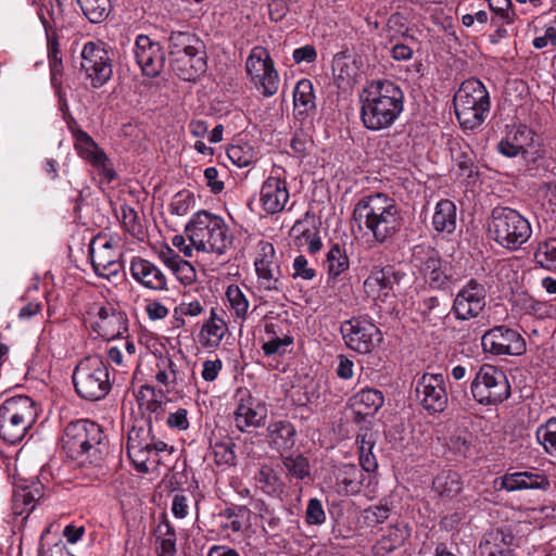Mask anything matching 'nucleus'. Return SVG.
Masks as SVG:
<instances>
[{
	"label": "nucleus",
	"instance_id": "1",
	"mask_svg": "<svg viewBox=\"0 0 556 556\" xmlns=\"http://www.w3.org/2000/svg\"><path fill=\"white\" fill-rule=\"evenodd\" d=\"M353 216L361 229H365L378 243L395 236L403 224L401 207L394 198L376 192L361 198Z\"/></svg>",
	"mask_w": 556,
	"mask_h": 556
},
{
	"label": "nucleus",
	"instance_id": "2",
	"mask_svg": "<svg viewBox=\"0 0 556 556\" xmlns=\"http://www.w3.org/2000/svg\"><path fill=\"white\" fill-rule=\"evenodd\" d=\"M403 92L390 80L369 84L362 97L361 118L372 131L389 128L403 111Z\"/></svg>",
	"mask_w": 556,
	"mask_h": 556
},
{
	"label": "nucleus",
	"instance_id": "3",
	"mask_svg": "<svg viewBox=\"0 0 556 556\" xmlns=\"http://www.w3.org/2000/svg\"><path fill=\"white\" fill-rule=\"evenodd\" d=\"M185 235L197 252L224 255L232 245V233L225 219L208 211L194 213L185 227Z\"/></svg>",
	"mask_w": 556,
	"mask_h": 556
},
{
	"label": "nucleus",
	"instance_id": "4",
	"mask_svg": "<svg viewBox=\"0 0 556 556\" xmlns=\"http://www.w3.org/2000/svg\"><path fill=\"white\" fill-rule=\"evenodd\" d=\"M62 447L68 457L81 464H96L106 452L101 427L87 419L76 420L66 426Z\"/></svg>",
	"mask_w": 556,
	"mask_h": 556
},
{
	"label": "nucleus",
	"instance_id": "5",
	"mask_svg": "<svg viewBox=\"0 0 556 556\" xmlns=\"http://www.w3.org/2000/svg\"><path fill=\"white\" fill-rule=\"evenodd\" d=\"M488 227L491 238L510 251L518 250L532 235L530 222L517 210L507 206L492 210Z\"/></svg>",
	"mask_w": 556,
	"mask_h": 556
},
{
	"label": "nucleus",
	"instance_id": "6",
	"mask_svg": "<svg viewBox=\"0 0 556 556\" xmlns=\"http://www.w3.org/2000/svg\"><path fill=\"white\" fill-rule=\"evenodd\" d=\"M490 105L489 91L480 80L473 78L465 80L454 97L455 113L465 129L481 126Z\"/></svg>",
	"mask_w": 556,
	"mask_h": 556
},
{
	"label": "nucleus",
	"instance_id": "7",
	"mask_svg": "<svg viewBox=\"0 0 556 556\" xmlns=\"http://www.w3.org/2000/svg\"><path fill=\"white\" fill-rule=\"evenodd\" d=\"M36 418L35 402L29 396L7 399L0 405V437L10 444L20 442Z\"/></svg>",
	"mask_w": 556,
	"mask_h": 556
},
{
	"label": "nucleus",
	"instance_id": "8",
	"mask_svg": "<svg viewBox=\"0 0 556 556\" xmlns=\"http://www.w3.org/2000/svg\"><path fill=\"white\" fill-rule=\"evenodd\" d=\"M73 381L76 392L89 401H99L111 390L109 368L98 355L86 357L78 363Z\"/></svg>",
	"mask_w": 556,
	"mask_h": 556
},
{
	"label": "nucleus",
	"instance_id": "9",
	"mask_svg": "<svg viewBox=\"0 0 556 556\" xmlns=\"http://www.w3.org/2000/svg\"><path fill=\"white\" fill-rule=\"evenodd\" d=\"M470 390L473 399L483 405L502 403L510 394V386L505 372L491 364L479 367Z\"/></svg>",
	"mask_w": 556,
	"mask_h": 556
},
{
	"label": "nucleus",
	"instance_id": "10",
	"mask_svg": "<svg viewBox=\"0 0 556 556\" xmlns=\"http://www.w3.org/2000/svg\"><path fill=\"white\" fill-rule=\"evenodd\" d=\"M168 445L156 439L150 427H132L128 432V456L140 472H148V463H157L161 452L167 451Z\"/></svg>",
	"mask_w": 556,
	"mask_h": 556
},
{
	"label": "nucleus",
	"instance_id": "11",
	"mask_svg": "<svg viewBox=\"0 0 556 556\" xmlns=\"http://www.w3.org/2000/svg\"><path fill=\"white\" fill-rule=\"evenodd\" d=\"M89 251L93 270L99 277L111 279L117 276L122 268L118 237L99 233L91 240Z\"/></svg>",
	"mask_w": 556,
	"mask_h": 556
},
{
	"label": "nucleus",
	"instance_id": "12",
	"mask_svg": "<svg viewBox=\"0 0 556 556\" xmlns=\"http://www.w3.org/2000/svg\"><path fill=\"white\" fill-rule=\"evenodd\" d=\"M247 73L254 87L264 96H274L279 88V76L268 51L254 47L245 62Z\"/></svg>",
	"mask_w": 556,
	"mask_h": 556
},
{
	"label": "nucleus",
	"instance_id": "13",
	"mask_svg": "<svg viewBox=\"0 0 556 556\" xmlns=\"http://www.w3.org/2000/svg\"><path fill=\"white\" fill-rule=\"evenodd\" d=\"M412 262L433 289L445 287L452 277L448 263L430 247L424 244L414 247Z\"/></svg>",
	"mask_w": 556,
	"mask_h": 556
},
{
	"label": "nucleus",
	"instance_id": "14",
	"mask_svg": "<svg viewBox=\"0 0 556 556\" xmlns=\"http://www.w3.org/2000/svg\"><path fill=\"white\" fill-rule=\"evenodd\" d=\"M80 56V68L94 88L103 86L112 77V61L109 52L100 43L86 42Z\"/></svg>",
	"mask_w": 556,
	"mask_h": 556
},
{
	"label": "nucleus",
	"instance_id": "15",
	"mask_svg": "<svg viewBox=\"0 0 556 556\" xmlns=\"http://www.w3.org/2000/svg\"><path fill=\"white\" fill-rule=\"evenodd\" d=\"M341 333L348 348L362 354L371 352L382 339L379 328L364 318L344 321Z\"/></svg>",
	"mask_w": 556,
	"mask_h": 556
},
{
	"label": "nucleus",
	"instance_id": "16",
	"mask_svg": "<svg viewBox=\"0 0 556 556\" xmlns=\"http://www.w3.org/2000/svg\"><path fill=\"white\" fill-rule=\"evenodd\" d=\"M484 352L493 355H521L526 351V341L520 333L506 326H496L481 338Z\"/></svg>",
	"mask_w": 556,
	"mask_h": 556
},
{
	"label": "nucleus",
	"instance_id": "17",
	"mask_svg": "<svg viewBox=\"0 0 556 556\" xmlns=\"http://www.w3.org/2000/svg\"><path fill=\"white\" fill-rule=\"evenodd\" d=\"M90 316L92 329L105 340L119 338L128 330L126 314L111 304L94 305Z\"/></svg>",
	"mask_w": 556,
	"mask_h": 556
},
{
	"label": "nucleus",
	"instance_id": "18",
	"mask_svg": "<svg viewBox=\"0 0 556 556\" xmlns=\"http://www.w3.org/2000/svg\"><path fill=\"white\" fill-rule=\"evenodd\" d=\"M416 396L430 413H441L447 406L445 380L441 374H424L416 383Z\"/></svg>",
	"mask_w": 556,
	"mask_h": 556
},
{
	"label": "nucleus",
	"instance_id": "19",
	"mask_svg": "<svg viewBox=\"0 0 556 556\" xmlns=\"http://www.w3.org/2000/svg\"><path fill=\"white\" fill-rule=\"evenodd\" d=\"M485 288L471 279L455 295L453 312L457 319L468 320L477 317L485 306Z\"/></svg>",
	"mask_w": 556,
	"mask_h": 556
},
{
	"label": "nucleus",
	"instance_id": "20",
	"mask_svg": "<svg viewBox=\"0 0 556 556\" xmlns=\"http://www.w3.org/2000/svg\"><path fill=\"white\" fill-rule=\"evenodd\" d=\"M290 193L281 168L274 169L262 184L260 203L267 214H277L285 210Z\"/></svg>",
	"mask_w": 556,
	"mask_h": 556
},
{
	"label": "nucleus",
	"instance_id": "21",
	"mask_svg": "<svg viewBox=\"0 0 556 556\" xmlns=\"http://www.w3.org/2000/svg\"><path fill=\"white\" fill-rule=\"evenodd\" d=\"M74 147L78 155L86 160L92 167L110 182L115 178V173L105 153L98 147L94 140L84 130H73Z\"/></svg>",
	"mask_w": 556,
	"mask_h": 556
},
{
	"label": "nucleus",
	"instance_id": "22",
	"mask_svg": "<svg viewBox=\"0 0 556 556\" xmlns=\"http://www.w3.org/2000/svg\"><path fill=\"white\" fill-rule=\"evenodd\" d=\"M134 55L143 75L157 76L164 66L165 56L160 42L147 35H138L135 40Z\"/></svg>",
	"mask_w": 556,
	"mask_h": 556
},
{
	"label": "nucleus",
	"instance_id": "23",
	"mask_svg": "<svg viewBox=\"0 0 556 556\" xmlns=\"http://www.w3.org/2000/svg\"><path fill=\"white\" fill-rule=\"evenodd\" d=\"M266 416L267 409L264 404L248 392L240 394L237 407L233 412V422L239 431L245 432L251 428L261 427Z\"/></svg>",
	"mask_w": 556,
	"mask_h": 556
},
{
	"label": "nucleus",
	"instance_id": "24",
	"mask_svg": "<svg viewBox=\"0 0 556 556\" xmlns=\"http://www.w3.org/2000/svg\"><path fill=\"white\" fill-rule=\"evenodd\" d=\"M131 278L144 289L152 291L168 290L167 278L162 269L143 257H132L129 265Z\"/></svg>",
	"mask_w": 556,
	"mask_h": 556
},
{
	"label": "nucleus",
	"instance_id": "25",
	"mask_svg": "<svg viewBox=\"0 0 556 556\" xmlns=\"http://www.w3.org/2000/svg\"><path fill=\"white\" fill-rule=\"evenodd\" d=\"M275 248L271 243H262L261 253L254 261L257 275V282L261 288L267 291L280 289V268L274 262Z\"/></svg>",
	"mask_w": 556,
	"mask_h": 556
},
{
	"label": "nucleus",
	"instance_id": "26",
	"mask_svg": "<svg viewBox=\"0 0 556 556\" xmlns=\"http://www.w3.org/2000/svg\"><path fill=\"white\" fill-rule=\"evenodd\" d=\"M393 280L392 267H375L364 281V292L375 303H387L394 296Z\"/></svg>",
	"mask_w": 556,
	"mask_h": 556
},
{
	"label": "nucleus",
	"instance_id": "27",
	"mask_svg": "<svg viewBox=\"0 0 556 556\" xmlns=\"http://www.w3.org/2000/svg\"><path fill=\"white\" fill-rule=\"evenodd\" d=\"M534 132L526 125L506 126V134L497 143V151L506 157H516L533 143Z\"/></svg>",
	"mask_w": 556,
	"mask_h": 556
},
{
	"label": "nucleus",
	"instance_id": "28",
	"mask_svg": "<svg viewBox=\"0 0 556 556\" xmlns=\"http://www.w3.org/2000/svg\"><path fill=\"white\" fill-rule=\"evenodd\" d=\"M361 75V62L355 55L339 52L332 59V78L340 89H349L357 81Z\"/></svg>",
	"mask_w": 556,
	"mask_h": 556
},
{
	"label": "nucleus",
	"instance_id": "29",
	"mask_svg": "<svg viewBox=\"0 0 556 556\" xmlns=\"http://www.w3.org/2000/svg\"><path fill=\"white\" fill-rule=\"evenodd\" d=\"M548 478L539 471H516L501 478V488L508 491L546 490Z\"/></svg>",
	"mask_w": 556,
	"mask_h": 556
},
{
	"label": "nucleus",
	"instance_id": "30",
	"mask_svg": "<svg viewBox=\"0 0 556 556\" xmlns=\"http://www.w3.org/2000/svg\"><path fill=\"white\" fill-rule=\"evenodd\" d=\"M170 66L173 72L186 81L195 80L206 70V52L202 53L192 52L185 56L170 59Z\"/></svg>",
	"mask_w": 556,
	"mask_h": 556
},
{
	"label": "nucleus",
	"instance_id": "31",
	"mask_svg": "<svg viewBox=\"0 0 556 556\" xmlns=\"http://www.w3.org/2000/svg\"><path fill=\"white\" fill-rule=\"evenodd\" d=\"M295 429L288 420L271 421L267 426L269 446L278 453L290 451L295 444Z\"/></svg>",
	"mask_w": 556,
	"mask_h": 556
},
{
	"label": "nucleus",
	"instance_id": "32",
	"mask_svg": "<svg viewBox=\"0 0 556 556\" xmlns=\"http://www.w3.org/2000/svg\"><path fill=\"white\" fill-rule=\"evenodd\" d=\"M514 536L502 529H494L484 534L479 548L481 556H514L511 549Z\"/></svg>",
	"mask_w": 556,
	"mask_h": 556
},
{
	"label": "nucleus",
	"instance_id": "33",
	"mask_svg": "<svg viewBox=\"0 0 556 556\" xmlns=\"http://www.w3.org/2000/svg\"><path fill=\"white\" fill-rule=\"evenodd\" d=\"M169 58L175 59L205 50L203 41L192 33L173 31L168 38Z\"/></svg>",
	"mask_w": 556,
	"mask_h": 556
},
{
	"label": "nucleus",
	"instance_id": "34",
	"mask_svg": "<svg viewBox=\"0 0 556 556\" xmlns=\"http://www.w3.org/2000/svg\"><path fill=\"white\" fill-rule=\"evenodd\" d=\"M432 227L437 232L451 235L457 225V208L453 201L440 200L433 210Z\"/></svg>",
	"mask_w": 556,
	"mask_h": 556
},
{
	"label": "nucleus",
	"instance_id": "35",
	"mask_svg": "<svg viewBox=\"0 0 556 556\" xmlns=\"http://www.w3.org/2000/svg\"><path fill=\"white\" fill-rule=\"evenodd\" d=\"M228 331L225 319L213 308L210 318L203 324L199 338L201 344L206 349L219 346L223 338Z\"/></svg>",
	"mask_w": 556,
	"mask_h": 556
},
{
	"label": "nucleus",
	"instance_id": "36",
	"mask_svg": "<svg viewBox=\"0 0 556 556\" xmlns=\"http://www.w3.org/2000/svg\"><path fill=\"white\" fill-rule=\"evenodd\" d=\"M338 492L344 495H354L361 491L363 472L356 465L344 464L336 471Z\"/></svg>",
	"mask_w": 556,
	"mask_h": 556
},
{
	"label": "nucleus",
	"instance_id": "37",
	"mask_svg": "<svg viewBox=\"0 0 556 556\" xmlns=\"http://www.w3.org/2000/svg\"><path fill=\"white\" fill-rule=\"evenodd\" d=\"M290 236L299 248L306 247L312 254L317 253L321 249V239L315 228L308 226L306 220H296L291 228Z\"/></svg>",
	"mask_w": 556,
	"mask_h": 556
},
{
	"label": "nucleus",
	"instance_id": "38",
	"mask_svg": "<svg viewBox=\"0 0 556 556\" xmlns=\"http://www.w3.org/2000/svg\"><path fill=\"white\" fill-rule=\"evenodd\" d=\"M266 339L262 344V350L266 356L283 355L287 353L294 339L291 334L286 332H277L274 324L265 325Z\"/></svg>",
	"mask_w": 556,
	"mask_h": 556
},
{
	"label": "nucleus",
	"instance_id": "39",
	"mask_svg": "<svg viewBox=\"0 0 556 556\" xmlns=\"http://www.w3.org/2000/svg\"><path fill=\"white\" fill-rule=\"evenodd\" d=\"M384 399L382 393L376 389H363L352 399V407L357 415H374L382 405Z\"/></svg>",
	"mask_w": 556,
	"mask_h": 556
},
{
	"label": "nucleus",
	"instance_id": "40",
	"mask_svg": "<svg viewBox=\"0 0 556 556\" xmlns=\"http://www.w3.org/2000/svg\"><path fill=\"white\" fill-rule=\"evenodd\" d=\"M155 381L165 387L167 391L175 390L176 387L184 382V379L177 371L176 364L168 356H160L156 359L154 368Z\"/></svg>",
	"mask_w": 556,
	"mask_h": 556
},
{
	"label": "nucleus",
	"instance_id": "41",
	"mask_svg": "<svg viewBox=\"0 0 556 556\" xmlns=\"http://www.w3.org/2000/svg\"><path fill=\"white\" fill-rule=\"evenodd\" d=\"M515 303L523 315L535 319L549 318L555 312L554 305L551 303L539 301L528 294H519Z\"/></svg>",
	"mask_w": 556,
	"mask_h": 556
},
{
	"label": "nucleus",
	"instance_id": "42",
	"mask_svg": "<svg viewBox=\"0 0 556 556\" xmlns=\"http://www.w3.org/2000/svg\"><path fill=\"white\" fill-rule=\"evenodd\" d=\"M156 551L159 556H175L176 532L167 519L160 521L155 529Z\"/></svg>",
	"mask_w": 556,
	"mask_h": 556
},
{
	"label": "nucleus",
	"instance_id": "43",
	"mask_svg": "<svg viewBox=\"0 0 556 556\" xmlns=\"http://www.w3.org/2000/svg\"><path fill=\"white\" fill-rule=\"evenodd\" d=\"M293 104L298 114H308L315 110V94L313 84L308 79H301L293 91Z\"/></svg>",
	"mask_w": 556,
	"mask_h": 556
},
{
	"label": "nucleus",
	"instance_id": "44",
	"mask_svg": "<svg viewBox=\"0 0 556 556\" xmlns=\"http://www.w3.org/2000/svg\"><path fill=\"white\" fill-rule=\"evenodd\" d=\"M326 269L329 278H337L350 268V260L344 248L333 244L326 255Z\"/></svg>",
	"mask_w": 556,
	"mask_h": 556
},
{
	"label": "nucleus",
	"instance_id": "45",
	"mask_svg": "<svg viewBox=\"0 0 556 556\" xmlns=\"http://www.w3.org/2000/svg\"><path fill=\"white\" fill-rule=\"evenodd\" d=\"M254 479L257 488L267 495L276 496L283 490V484L279 475L268 465L262 466Z\"/></svg>",
	"mask_w": 556,
	"mask_h": 556
},
{
	"label": "nucleus",
	"instance_id": "46",
	"mask_svg": "<svg viewBox=\"0 0 556 556\" xmlns=\"http://www.w3.org/2000/svg\"><path fill=\"white\" fill-rule=\"evenodd\" d=\"M225 294L231 314L241 323L245 321L249 315L250 303L241 288L237 285H230Z\"/></svg>",
	"mask_w": 556,
	"mask_h": 556
},
{
	"label": "nucleus",
	"instance_id": "47",
	"mask_svg": "<svg viewBox=\"0 0 556 556\" xmlns=\"http://www.w3.org/2000/svg\"><path fill=\"white\" fill-rule=\"evenodd\" d=\"M463 488L460 477L455 471H442L433 480V489L440 495L453 497L457 495Z\"/></svg>",
	"mask_w": 556,
	"mask_h": 556
},
{
	"label": "nucleus",
	"instance_id": "48",
	"mask_svg": "<svg viewBox=\"0 0 556 556\" xmlns=\"http://www.w3.org/2000/svg\"><path fill=\"white\" fill-rule=\"evenodd\" d=\"M536 441L544 451L556 459V417L548 418L535 431Z\"/></svg>",
	"mask_w": 556,
	"mask_h": 556
},
{
	"label": "nucleus",
	"instance_id": "49",
	"mask_svg": "<svg viewBox=\"0 0 556 556\" xmlns=\"http://www.w3.org/2000/svg\"><path fill=\"white\" fill-rule=\"evenodd\" d=\"M227 156L236 166L242 168L254 164L258 160V152L250 144H231L227 149Z\"/></svg>",
	"mask_w": 556,
	"mask_h": 556
},
{
	"label": "nucleus",
	"instance_id": "50",
	"mask_svg": "<svg viewBox=\"0 0 556 556\" xmlns=\"http://www.w3.org/2000/svg\"><path fill=\"white\" fill-rule=\"evenodd\" d=\"M488 3L492 11V24H513L516 21L517 14L513 9L511 0H488Z\"/></svg>",
	"mask_w": 556,
	"mask_h": 556
},
{
	"label": "nucleus",
	"instance_id": "51",
	"mask_svg": "<svg viewBox=\"0 0 556 556\" xmlns=\"http://www.w3.org/2000/svg\"><path fill=\"white\" fill-rule=\"evenodd\" d=\"M77 2L91 23H100L109 15L110 0H77Z\"/></svg>",
	"mask_w": 556,
	"mask_h": 556
},
{
	"label": "nucleus",
	"instance_id": "52",
	"mask_svg": "<svg viewBox=\"0 0 556 556\" xmlns=\"http://www.w3.org/2000/svg\"><path fill=\"white\" fill-rule=\"evenodd\" d=\"M534 258L541 267L548 270H556V238H549L539 243Z\"/></svg>",
	"mask_w": 556,
	"mask_h": 556
},
{
	"label": "nucleus",
	"instance_id": "53",
	"mask_svg": "<svg viewBox=\"0 0 556 556\" xmlns=\"http://www.w3.org/2000/svg\"><path fill=\"white\" fill-rule=\"evenodd\" d=\"M282 463L287 471L296 479L303 480L309 476L308 460L302 455L283 457Z\"/></svg>",
	"mask_w": 556,
	"mask_h": 556
},
{
	"label": "nucleus",
	"instance_id": "54",
	"mask_svg": "<svg viewBox=\"0 0 556 556\" xmlns=\"http://www.w3.org/2000/svg\"><path fill=\"white\" fill-rule=\"evenodd\" d=\"M407 536V531L404 527L393 526L389 528L388 534L383 538L382 546L387 552H391L397 546L402 545Z\"/></svg>",
	"mask_w": 556,
	"mask_h": 556
},
{
	"label": "nucleus",
	"instance_id": "55",
	"mask_svg": "<svg viewBox=\"0 0 556 556\" xmlns=\"http://www.w3.org/2000/svg\"><path fill=\"white\" fill-rule=\"evenodd\" d=\"M305 519L308 525L320 526L326 521V513L318 498H311L306 506Z\"/></svg>",
	"mask_w": 556,
	"mask_h": 556
},
{
	"label": "nucleus",
	"instance_id": "56",
	"mask_svg": "<svg viewBox=\"0 0 556 556\" xmlns=\"http://www.w3.org/2000/svg\"><path fill=\"white\" fill-rule=\"evenodd\" d=\"M214 459L217 465H233L236 454L229 442L215 443L213 446Z\"/></svg>",
	"mask_w": 556,
	"mask_h": 556
},
{
	"label": "nucleus",
	"instance_id": "57",
	"mask_svg": "<svg viewBox=\"0 0 556 556\" xmlns=\"http://www.w3.org/2000/svg\"><path fill=\"white\" fill-rule=\"evenodd\" d=\"M193 203V194L190 192H179L174 197L170 203V212L175 215L184 216L190 211Z\"/></svg>",
	"mask_w": 556,
	"mask_h": 556
},
{
	"label": "nucleus",
	"instance_id": "58",
	"mask_svg": "<svg viewBox=\"0 0 556 556\" xmlns=\"http://www.w3.org/2000/svg\"><path fill=\"white\" fill-rule=\"evenodd\" d=\"M292 270L294 279L313 280L316 276L315 269L308 265L306 257L303 255H298L293 260Z\"/></svg>",
	"mask_w": 556,
	"mask_h": 556
},
{
	"label": "nucleus",
	"instance_id": "59",
	"mask_svg": "<svg viewBox=\"0 0 556 556\" xmlns=\"http://www.w3.org/2000/svg\"><path fill=\"white\" fill-rule=\"evenodd\" d=\"M470 439L471 435L468 432L460 430L450 437L447 445L456 453L466 454L471 443Z\"/></svg>",
	"mask_w": 556,
	"mask_h": 556
},
{
	"label": "nucleus",
	"instance_id": "60",
	"mask_svg": "<svg viewBox=\"0 0 556 556\" xmlns=\"http://www.w3.org/2000/svg\"><path fill=\"white\" fill-rule=\"evenodd\" d=\"M172 271L175 274L177 279L181 281L184 285H191L197 277V273L193 266L185 260L178 262L177 265L174 266Z\"/></svg>",
	"mask_w": 556,
	"mask_h": 556
},
{
	"label": "nucleus",
	"instance_id": "61",
	"mask_svg": "<svg viewBox=\"0 0 556 556\" xmlns=\"http://www.w3.org/2000/svg\"><path fill=\"white\" fill-rule=\"evenodd\" d=\"M389 511L387 506H371L363 511V517L368 526H376L388 519Z\"/></svg>",
	"mask_w": 556,
	"mask_h": 556
},
{
	"label": "nucleus",
	"instance_id": "62",
	"mask_svg": "<svg viewBox=\"0 0 556 556\" xmlns=\"http://www.w3.org/2000/svg\"><path fill=\"white\" fill-rule=\"evenodd\" d=\"M167 426L172 429L182 431L189 428L188 410L186 408H178L167 416Z\"/></svg>",
	"mask_w": 556,
	"mask_h": 556
},
{
	"label": "nucleus",
	"instance_id": "63",
	"mask_svg": "<svg viewBox=\"0 0 556 556\" xmlns=\"http://www.w3.org/2000/svg\"><path fill=\"white\" fill-rule=\"evenodd\" d=\"M223 368V362L219 358L206 359L202 364L201 377L207 381H214Z\"/></svg>",
	"mask_w": 556,
	"mask_h": 556
},
{
	"label": "nucleus",
	"instance_id": "64",
	"mask_svg": "<svg viewBox=\"0 0 556 556\" xmlns=\"http://www.w3.org/2000/svg\"><path fill=\"white\" fill-rule=\"evenodd\" d=\"M292 58L296 64L313 63L317 59V51L314 48V46L305 45L303 47L294 49Z\"/></svg>",
	"mask_w": 556,
	"mask_h": 556
}]
</instances>
